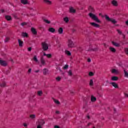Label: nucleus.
<instances>
[{
    "instance_id": "obj_41",
    "label": "nucleus",
    "mask_w": 128,
    "mask_h": 128,
    "mask_svg": "<svg viewBox=\"0 0 128 128\" xmlns=\"http://www.w3.org/2000/svg\"><path fill=\"white\" fill-rule=\"evenodd\" d=\"M46 56H47V58H52V54H47Z\"/></svg>"
},
{
    "instance_id": "obj_48",
    "label": "nucleus",
    "mask_w": 128,
    "mask_h": 128,
    "mask_svg": "<svg viewBox=\"0 0 128 128\" xmlns=\"http://www.w3.org/2000/svg\"><path fill=\"white\" fill-rule=\"evenodd\" d=\"M26 23L25 22H24L21 24V26H26Z\"/></svg>"
},
{
    "instance_id": "obj_14",
    "label": "nucleus",
    "mask_w": 128,
    "mask_h": 128,
    "mask_svg": "<svg viewBox=\"0 0 128 128\" xmlns=\"http://www.w3.org/2000/svg\"><path fill=\"white\" fill-rule=\"evenodd\" d=\"M44 2L46 4H52V1L50 0H44Z\"/></svg>"
},
{
    "instance_id": "obj_8",
    "label": "nucleus",
    "mask_w": 128,
    "mask_h": 128,
    "mask_svg": "<svg viewBox=\"0 0 128 128\" xmlns=\"http://www.w3.org/2000/svg\"><path fill=\"white\" fill-rule=\"evenodd\" d=\"M90 24L92 26H94V28H100V24L94 23V22H90Z\"/></svg>"
},
{
    "instance_id": "obj_45",
    "label": "nucleus",
    "mask_w": 128,
    "mask_h": 128,
    "mask_svg": "<svg viewBox=\"0 0 128 128\" xmlns=\"http://www.w3.org/2000/svg\"><path fill=\"white\" fill-rule=\"evenodd\" d=\"M89 76H94V73L92 72H90Z\"/></svg>"
},
{
    "instance_id": "obj_35",
    "label": "nucleus",
    "mask_w": 128,
    "mask_h": 128,
    "mask_svg": "<svg viewBox=\"0 0 128 128\" xmlns=\"http://www.w3.org/2000/svg\"><path fill=\"white\" fill-rule=\"evenodd\" d=\"M90 86H94V81L92 80H90Z\"/></svg>"
},
{
    "instance_id": "obj_19",
    "label": "nucleus",
    "mask_w": 128,
    "mask_h": 128,
    "mask_svg": "<svg viewBox=\"0 0 128 128\" xmlns=\"http://www.w3.org/2000/svg\"><path fill=\"white\" fill-rule=\"evenodd\" d=\"M33 60L35 62H38V56H34L33 57Z\"/></svg>"
},
{
    "instance_id": "obj_31",
    "label": "nucleus",
    "mask_w": 128,
    "mask_h": 128,
    "mask_svg": "<svg viewBox=\"0 0 128 128\" xmlns=\"http://www.w3.org/2000/svg\"><path fill=\"white\" fill-rule=\"evenodd\" d=\"M21 2L23 4H28V0H21Z\"/></svg>"
},
{
    "instance_id": "obj_46",
    "label": "nucleus",
    "mask_w": 128,
    "mask_h": 128,
    "mask_svg": "<svg viewBox=\"0 0 128 128\" xmlns=\"http://www.w3.org/2000/svg\"><path fill=\"white\" fill-rule=\"evenodd\" d=\"M23 126L24 128H27L28 127V124H26V123H24Z\"/></svg>"
},
{
    "instance_id": "obj_5",
    "label": "nucleus",
    "mask_w": 128,
    "mask_h": 128,
    "mask_svg": "<svg viewBox=\"0 0 128 128\" xmlns=\"http://www.w3.org/2000/svg\"><path fill=\"white\" fill-rule=\"evenodd\" d=\"M46 124L44 120L41 119L38 120L36 122L37 125L40 126H44V125Z\"/></svg>"
},
{
    "instance_id": "obj_6",
    "label": "nucleus",
    "mask_w": 128,
    "mask_h": 128,
    "mask_svg": "<svg viewBox=\"0 0 128 128\" xmlns=\"http://www.w3.org/2000/svg\"><path fill=\"white\" fill-rule=\"evenodd\" d=\"M40 62L42 66L46 65V60H44V56H41L40 58Z\"/></svg>"
},
{
    "instance_id": "obj_10",
    "label": "nucleus",
    "mask_w": 128,
    "mask_h": 128,
    "mask_svg": "<svg viewBox=\"0 0 128 128\" xmlns=\"http://www.w3.org/2000/svg\"><path fill=\"white\" fill-rule=\"evenodd\" d=\"M110 84H112L114 88H118V86L115 82H112L110 83Z\"/></svg>"
},
{
    "instance_id": "obj_34",
    "label": "nucleus",
    "mask_w": 128,
    "mask_h": 128,
    "mask_svg": "<svg viewBox=\"0 0 128 128\" xmlns=\"http://www.w3.org/2000/svg\"><path fill=\"white\" fill-rule=\"evenodd\" d=\"M116 32H118V34H121L122 36V30H120L118 29L116 30Z\"/></svg>"
},
{
    "instance_id": "obj_38",
    "label": "nucleus",
    "mask_w": 128,
    "mask_h": 128,
    "mask_svg": "<svg viewBox=\"0 0 128 128\" xmlns=\"http://www.w3.org/2000/svg\"><path fill=\"white\" fill-rule=\"evenodd\" d=\"M64 70H68V65L66 64L65 65L64 68H63Z\"/></svg>"
},
{
    "instance_id": "obj_11",
    "label": "nucleus",
    "mask_w": 128,
    "mask_h": 128,
    "mask_svg": "<svg viewBox=\"0 0 128 128\" xmlns=\"http://www.w3.org/2000/svg\"><path fill=\"white\" fill-rule=\"evenodd\" d=\"M118 80V77L116 76H113L111 78V80H113L114 82H116Z\"/></svg>"
},
{
    "instance_id": "obj_43",
    "label": "nucleus",
    "mask_w": 128,
    "mask_h": 128,
    "mask_svg": "<svg viewBox=\"0 0 128 128\" xmlns=\"http://www.w3.org/2000/svg\"><path fill=\"white\" fill-rule=\"evenodd\" d=\"M8 40H10V38L8 37L6 38L5 40V42H8Z\"/></svg>"
},
{
    "instance_id": "obj_21",
    "label": "nucleus",
    "mask_w": 128,
    "mask_h": 128,
    "mask_svg": "<svg viewBox=\"0 0 128 128\" xmlns=\"http://www.w3.org/2000/svg\"><path fill=\"white\" fill-rule=\"evenodd\" d=\"M5 18L8 21L12 20V16H5Z\"/></svg>"
},
{
    "instance_id": "obj_40",
    "label": "nucleus",
    "mask_w": 128,
    "mask_h": 128,
    "mask_svg": "<svg viewBox=\"0 0 128 128\" xmlns=\"http://www.w3.org/2000/svg\"><path fill=\"white\" fill-rule=\"evenodd\" d=\"M38 96H42V91H38Z\"/></svg>"
},
{
    "instance_id": "obj_9",
    "label": "nucleus",
    "mask_w": 128,
    "mask_h": 128,
    "mask_svg": "<svg viewBox=\"0 0 128 128\" xmlns=\"http://www.w3.org/2000/svg\"><path fill=\"white\" fill-rule=\"evenodd\" d=\"M31 32L33 34H34L35 36L38 34V32H36V28H31Z\"/></svg>"
},
{
    "instance_id": "obj_27",
    "label": "nucleus",
    "mask_w": 128,
    "mask_h": 128,
    "mask_svg": "<svg viewBox=\"0 0 128 128\" xmlns=\"http://www.w3.org/2000/svg\"><path fill=\"white\" fill-rule=\"evenodd\" d=\"M112 74H118V71L116 69H112Z\"/></svg>"
},
{
    "instance_id": "obj_39",
    "label": "nucleus",
    "mask_w": 128,
    "mask_h": 128,
    "mask_svg": "<svg viewBox=\"0 0 128 128\" xmlns=\"http://www.w3.org/2000/svg\"><path fill=\"white\" fill-rule=\"evenodd\" d=\"M60 80H62V78L60 77V76H58V77L56 78V80L57 82L60 81Z\"/></svg>"
},
{
    "instance_id": "obj_13",
    "label": "nucleus",
    "mask_w": 128,
    "mask_h": 128,
    "mask_svg": "<svg viewBox=\"0 0 128 128\" xmlns=\"http://www.w3.org/2000/svg\"><path fill=\"white\" fill-rule=\"evenodd\" d=\"M112 44H113V46H116L117 48H118V46H120V44L114 42V41H112Z\"/></svg>"
},
{
    "instance_id": "obj_26",
    "label": "nucleus",
    "mask_w": 128,
    "mask_h": 128,
    "mask_svg": "<svg viewBox=\"0 0 128 128\" xmlns=\"http://www.w3.org/2000/svg\"><path fill=\"white\" fill-rule=\"evenodd\" d=\"M48 72V69H46V68H44L43 70V74H44V75L47 74Z\"/></svg>"
},
{
    "instance_id": "obj_63",
    "label": "nucleus",
    "mask_w": 128,
    "mask_h": 128,
    "mask_svg": "<svg viewBox=\"0 0 128 128\" xmlns=\"http://www.w3.org/2000/svg\"><path fill=\"white\" fill-rule=\"evenodd\" d=\"M127 34H128V32H127Z\"/></svg>"
},
{
    "instance_id": "obj_24",
    "label": "nucleus",
    "mask_w": 128,
    "mask_h": 128,
    "mask_svg": "<svg viewBox=\"0 0 128 128\" xmlns=\"http://www.w3.org/2000/svg\"><path fill=\"white\" fill-rule=\"evenodd\" d=\"M49 32H56V30L54 28H50L48 29Z\"/></svg>"
},
{
    "instance_id": "obj_47",
    "label": "nucleus",
    "mask_w": 128,
    "mask_h": 128,
    "mask_svg": "<svg viewBox=\"0 0 128 128\" xmlns=\"http://www.w3.org/2000/svg\"><path fill=\"white\" fill-rule=\"evenodd\" d=\"M28 72V74H30V72H32V68H29Z\"/></svg>"
},
{
    "instance_id": "obj_52",
    "label": "nucleus",
    "mask_w": 128,
    "mask_h": 128,
    "mask_svg": "<svg viewBox=\"0 0 128 128\" xmlns=\"http://www.w3.org/2000/svg\"><path fill=\"white\" fill-rule=\"evenodd\" d=\"M124 96H126V98H128V94L126 93H124Z\"/></svg>"
},
{
    "instance_id": "obj_60",
    "label": "nucleus",
    "mask_w": 128,
    "mask_h": 128,
    "mask_svg": "<svg viewBox=\"0 0 128 128\" xmlns=\"http://www.w3.org/2000/svg\"><path fill=\"white\" fill-rule=\"evenodd\" d=\"M48 54H46L45 52L44 53V56H47Z\"/></svg>"
},
{
    "instance_id": "obj_44",
    "label": "nucleus",
    "mask_w": 128,
    "mask_h": 128,
    "mask_svg": "<svg viewBox=\"0 0 128 128\" xmlns=\"http://www.w3.org/2000/svg\"><path fill=\"white\" fill-rule=\"evenodd\" d=\"M10 72V70H7L6 72V74H8Z\"/></svg>"
},
{
    "instance_id": "obj_18",
    "label": "nucleus",
    "mask_w": 128,
    "mask_h": 128,
    "mask_svg": "<svg viewBox=\"0 0 128 128\" xmlns=\"http://www.w3.org/2000/svg\"><path fill=\"white\" fill-rule=\"evenodd\" d=\"M110 50L112 52H116V48H112V47H110L109 48Z\"/></svg>"
},
{
    "instance_id": "obj_51",
    "label": "nucleus",
    "mask_w": 128,
    "mask_h": 128,
    "mask_svg": "<svg viewBox=\"0 0 128 128\" xmlns=\"http://www.w3.org/2000/svg\"><path fill=\"white\" fill-rule=\"evenodd\" d=\"M122 36H123V38L124 40V38H126V35H124V34H122Z\"/></svg>"
},
{
    "instance_id": "obj_15",
    "label": "nucleus",
    "mask_w": 128,
    "mask_h": 128,
    "mask_svg": "<svg viewBox=\"0 0 128 128\" xmlns=\"http://www.w3.org/2000/svg\"><path fill=\"white\" fill-rule=\"evenodd\" d=\"M112 6H118V2H116V0H113L112 1Z\"/></svg>"
},
{
    "instance_id": "obj_20",
    "label": "nucleus",
    "mask_w": 128,
    "mask_h": 128,
    "mask_svg": "<svg viewBox=\"0 0 128 128\" xmlns=\"http://www.w3.org/2000/svg\"><path fill=\"white\" fill-rule=\"evenodd\" d=\"M89 49H86V50L87 52H88L90 50H96V49H92V45H90V46H88Z\"/></svg>"
},
{
    "instance_id": "obj_4",
    "label": "nucleus",
    "mask_w": 128,
    "mask_h": 128,
    "mask_svg": "<svg viewBox=\"0 0 128 128\" xmlns=\"http://www.w3.org/2000/svg\"><path fill=\"white\" fill-rule=\"evenodd\" d=\"M104 16L106 20L108 22H112V24H116V21L114 19L110 18V17L108 15H105Z\"/></svg>"
},
{
    "instance_id": "obj_28",
    "label": "nucleus",
    "mask_w": 128,
    "mask_h": 128,
    "mask_svg": "<svg viewBox=\"0 0 128 128\" xmlns=\"http://www.w3.org/2000/svg\"><path fill=\"white\" fill-rule=\"evenodd\" d=\"M53 100L54 102H55V104H60V101H58V100H56V99H53Z\"/></svg>"
},
{
    "instance_id": "obj_62",
    "label": "nucleus",
    "mask_w": 128,
    "mask_h": 128,
    "mask_svg": "<svg viewBox=\"0 0 128 128\" xmlns=\"http://www.w3.org/2000/svg\"><path fill=\"white\" fill-rule=\"evenodd\" d=\"M106 82L107 84H108V80H106Z\"/></svg>"
},
{
    "instance_id": "obj_55",
    "label": "nucleus",
    "mask_w": 128,
    "mask_h": 128,
    "mask_svg": "<svg viewBox=\"0 0 128 128\" xmlns=\"http://www.w3.org/2000/svg\"><path fill=\"white\" fill-rule=\"evenodd\" d=\"M0 12H4V9H2V10H0Z\"/></svg>"
},
{
    "instance_id": "obj_50",
    "label": "nucleus",
    "mask_w": 128,
    "mask_h": 128,
    "mask_svg": "<svg viewBox=\"0 0 128 128\" xmlns=\"http://www.w3.org/2000/svg\"><path fill=\"white\" fill-rule=\"evenodd\" d=\"M37 128H42V126L37 124Z\"/></svg>"
},
{
    "instance_id": "obj_33",
    "label": "nucleus",
    "mask_w": 128,
    "mask_h": 128,
    "mask_svg": "<svg viewBox=\"0 0 128 128\" xmlns=\"http://www.w3.org/2000/svg\"><path fill=\"white\" fill-rule=\"evenodd\" d=\"M124 76L125 78H128V72L126 70H124Z\"/></svg>"
},
{
    "instance_id": "obj_22",
    "label": "nucleus",
    "mask_w": 128,
    "mask_h": 128,
    "mask_svg": "<svg viewBox=\"0 0 128 128\" xmlns=\"http://www.w3.org/2000/svg\"><path fill=\"white\" fill-rule=\"evenodd\" d=\"M42 20L46 24H50V21H48V20H46V19L44 18H42Z\"/></svg>"
},
{
    "instance_id": "obj_12",
    "label": "nucleus",
    "mask_w": 128,
    "mask_h": 128,
    "mask_svg": "<svg viewBox=\"0 0 128 128\" xmlns=\"http://www.w3.org/2000/svg\"><path fill=\"white\" fill-rule=\"evenodd\" d=\"M22 36L23 38H28V34L26 32H22Z\"/></svg>"
},
{
    "instance_id": "obj_32",
    "label": "nucleus",
    "mask_w": 128,
    "mask_h": 128,
    "mask_svg": "<svg viewBox=\"0 0 128 128\" xmlns=\"http://www.w3.org/2000/svg\"><path fill=\"white\" fill-rule=\"evenodd\" d=\"M70 12H73V13L76 12V10L74 9V8L72 7L70 8Z\"/></svg>"
},
{
    "instance_id": "obj_54",
    "label": "nucleus",
    "mask_w": 128,
    "mask_h": 128,
    "mask_svg": "<svg viewBox=\"0 0 128 128\" xmlns=\"http://www.w3.org/2000/svg\"><path fill=\"white\" fill-rule=\"evenodd\" d=\"M86 118H87L88 120H90V116H88H88H86Z\"/></svg>"
},
{
    "instance_id": "obj_58",
    "label": "nucleus",
    "mask_w": 128,
    "mask_h": 128,
    "mask_svg": "<svg viewBox=\"0 0 128 128\" xmlns=\"http://www.w3.org/2000/svg\"><path fill=\"white\" fill-rule=\"evenodd\" d=\"M56 114H60V112L59 111H56Z\"/></svg>"
},
{
    "instance_id": "obj_36",
    "label": "nucleus",
    "mask_w": 128,
    "mask_h": 128,
    "mask_svg": "<svg viewBox=\"0 0 128 128\" xmlns=\"http://www.w3.org/2000/svg\"><path fill=\"white\" fill-rule=\"evenodd\" d=\"M68 74L70 76H72V70H69V71L68 72Z\"/></svg>"
},
{
    "instance_id": "obj_25",
    "label": "nucleus",
    "mask_w": 128,
    "mask_h": 128,
    "mask_svg": "<svg viewBox=\"0 0 128 128\" xmlns=\"http://www.w3.org/2000/svg\"><path fill=\"white\" fill-rule=\"evenodd\" d=\"M65 54H67V56H72V53H70V51H68V50H65Z\"/></svg>"
},
{
    "instance_id": "obj_59",
    "label": "nucleus",
    "mask_w": 128,
    "mask_h": 128,
    "mask_svg": "<svg viewBox=\"0 0 128 128\" xmlns=\"http://www.w3.org/2000/svg\"><path fill=\"white\" fill-rule=\"evenodd\" d=\"M126 26H128V20L126 22Z\"/></svg>"
},
{
    "instance_id": "obj_29",
    "label": "nucleus",
    "mask_w": 128,
    "mask_h": 128,
    "mask_svg": "<svg viewBox=\"0 0 128 128\" xmlns=\"http://www.w3.org/2000/svg\"><path fill=\"white\" fill-rule=\"evenodd\" d=\"M64 22H70V20H68V17H65L64 18Z\"/></svg>"
},
{
    "instance_id": "obj_16",
    "label": "nucleus",
    "mask_w": 128,
    "mask_h": 128,
    "mask_svg": "<svg viewBox=\"0 0 128 128\" xmlns=\"http://www.w3.org/2000/svg\"><path fill=\"white\" fill-rule=\"evenodd\" d=\"M18 42L19 44V46H22V45L24 44V42L22 41L20 39L18 40Z\"/></svg>"
},
{
    "instance_id": "obj_42",
    "label": "nucleus",
    "mask_w": 128,
    "mask_h": 128,
    "mask_svg": "<svg viewBox=\"0 0 128 128\" xmlns=\"http://www.w3.org/2000/svg\"><path fill=\"white\" fill-rule=\"evenodd\" d=\"M124 50H125V52H126V54H127V56H128V48H126Z\"/></svg>"
},
{
    "instance_id": "obj_30",
    "label": "nucleus",
    "mask_w": 128,
    "mask_h": 128,
    "mask_svg": "<svg viewBox=\"0 0 128 128\" xmlns=\"http://www.w3.org/2000/svg\"><path fill=\"white\" fill-rule=\"evenodd\" d=\"M0 86L1 88H4V86H6V82H3L1 83L0 84Z\"/></svg>"
},
{
    "instance_id": "obj_57",
    "label": "nucleus",
    "mask_w": 128,
    "mask_h": 128,
    "mask_svg": "<svg viewBox=\"0 0 128 128\" xmlns=\"http://www.w3.org/2000/svg\"><path fill=\"white\" fill-rule=\"evenodd\" d=\"M90 124H92V123H88L87 126H90Z\"/></svg>"
},
{
    "instance_id": "obj_53",
    "label": "nucleus",
    "mask_w": 128,
    "mask_h": 128,
    "mask_svg": "<svg viewBox=\"0 0 128 128\" xmlns=\"http://www.w3.org/2000/svg\"><path fill=\"white\" fill-rule=\"evenodd\" d=\"M88 62H92V60H90V58H88Z\"/></svg>"
},
{
    "instance_id": "obj_37",
    "label": "nucleus",
    "mask_w": 128,
    "mask_h": 128,
    "mask_svg": "<svg viewBox=\"0 0 128 128\" xmlns=\"http://www.w3.org/2000/svg\"><path fill=\"white\" fill-rule=\"evenodd\" d=\"M30 116L32 118V120H34V118H36V115L30 114Z\"/></svg>"
},
{
    "instance_id": "obj_7",
    "label": "nucleus",
    "mask_w": 128,
    "mask_h": 128,
    "mask_svg": "<svg viewBox=\"0 0 128 128\" xmlns=\"http://www.w3.org/2000/svg\"><path fill=\"white\" fill-rule=\"evenodd\" d=\"M0 64H1V66H7L8 64L6 63V62L4 60H0Z\"/></svg>"
},
{
    "instance_id": "obj_23",
    "label": "nucleus",
    "mask_w": 128,
    "mask_h": 128,
    "mask_svg": "<svg viewBox=\"0 0 128 128\" xmlns=\"http://www.w3.org/2000/svg\"><path fill=\"white\" fill-rule=\"evenodd\" d=\"M96 98L94 96H91V101L92 102H96Z\"/></svg>"
},
{
    "instance_id": "obj_56",
    "label": "nucleus",
    "mask_w": 128,
    "mask_h": 128,
    "mask_svg": "<svg viewBox=\"0 0 128 128\" xmlns=\"http://www.w3.org/2000/svg\"><path fill=\"white\" fill-rule=\"evenodd\" d=\"M40 72V70H35L34 72L38 73Z\"/></svg>"
},
{
    "instance_id": "obj_17",
    "label": "nucleus",
    "mask_w": 128,
    "mask_h": 128,
    "mask_svg": "<svg viewBox=\"0 0 128 128\" xmlns=\"http://www.w3.org/2000/svg\"><path fill=\"white\" fill-rule=\"evenodd\" d=\"M58 32L60 34H62L64 32V29L62 28H59L58 30Z\"/></svg>"
},
{
    "instance_id": "obj_1",
    "label": "nucleus",
    "mask_w": 128,
    "mask_h": 128,
    "mask_svg": "<svg viewBox=\"0 0 128 128\" xmlns=\"http://www.w3.org/2000/svg\"><path fill=\"white\" fill-rule=\"evenodd\" d=\"M89 12H90L88 14L89 16L93 20H94L96 22H98V24H100L102 22L101 21H100L98 20V18L94 14L92 13V12H94V9L92 6H90L88 8Z\"/></svg>"
},
{
    "instance_id": "obj_3",
    "label": "nucleus",
    "mask_w": 128,
    "mask_h": 128,
    "mask_svg": "<svg viewBox=\"0 0 128 128\" xmlns=\"http://www.w3.org/2000/svg\"><path fill=\"white\" fill-rule=\"evenodd\" d=\"M68 46L70 48L74 47V42L71 39H68Z\"/></svg>"
},
{
    "instance_id": "obj_61",
    "label": "nucleus",
    "mask_w": 128,
    "mask_h": 128,
    "mask_svg": "<svg viewBox=\"0 0 128 128\" xmlns=\"http://www.w3.org/2000/svg\"><path fill=\"white\" fill-rule=\"evenodd\" d=\"M114 112H116V108H114Z\"/></svg>"
},
{
    "instance_id": "obj_49",
    "label": "nucleus",
    "mask_w": 128,
    "mask_h": 128,
    "mask_svg": "<svg viewBox=\"0 0 128 128\" xmlns=\"http://www.w3.org/2000/svg\"><path fill=\"white\" fill-rule=\"evenodd\" d=\"M28 52H32V47L28 48Z\"/></svg>"
},
{
    "instance_id": "obj_2",
    "label": "nucleus",
    "mask_w": 128,
    "mask_h": 128,
    "mask_svg": "<svg viewBox=\"0 0 128 128\" xmlns=\"http://www.w3.org/2000/svg\"><path fill=\"white\" fill-rule=\"evenodd\" d=\"M42 48L44 52H46L48 50V44L46 42H42Z\"/></svg>"
}]
</instances>
